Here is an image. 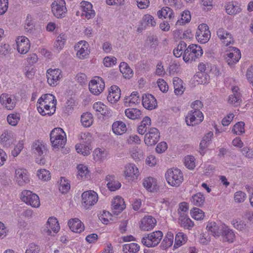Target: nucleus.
<instances>
[{
  "label": "nucleus",
  "instance_id": "obj_1",
  "mask_svg": "<svg viewBox=\"0 0 253 253\" xmlns=\"http://www.w3.org/2000/svg\"><path fill=\"white\" fill-rule=\"evenodd\" d=\"M165 177L168 184L175 187H179L184 180L182 171L175 167L168 169L165 173Z\"/></svg>",
  "mask_w": 253,
  "mask_h": 253
},
{
  "label": "nucleus",
  "instance_id": "obj_2",
  "mask_svg": "<svg viewBox=\"0 0 253 253\" xmlns=\"http://www.w3.org/2000/svg\"><path fill=\"white\" fill-rule=\"evenodd\" d=\"M50 140L53 148H62L67 141L66 133L60 127L54 128L50 133Z\"/></svg>",
  "mask_w": 253,
  "mask_h": 253
},
{
  "label": "nucleus",
  "instance_id": "obj_3",
  "mask_svg": "<svg viewBox=\"0 0 253 253\" xmlns=\"http://www.w3.org/2000/svg\"><path fill=\"white\" fill-rule=\"evenodd\" d=\"M203 53V50L200 46L194 44H190L184 51L183 59L186 63H191L201 57Z\"/></svg>",
  "mask_w": 253,
  "mask_h": 253
},
{
  "label": "nucleus",
  "instance_id": "obj_4",
  "mask_svg": "<svg viewBox=\"0 0 253 253\" xmlns=\"http://www.w3.org/2000/svg\"><path fill=\"white\" fill-rule=\"evenodd\" d=\"M163 234L160 230L148 234L141 240L142 243L145 246L151 248L157 246L161 241Z\"/></svg>",
  "mask_w": 253,
  "mask_h": 253
},
{
  "label": "nucleus",
  "instance_id": "obj_5",
  "mask_svg": "<svg viewBox=\"0 0 253 253\" xmlns=\"http://www.w3.org/2000/svg\"><path fill=\"white\" fill-rule=\"evenodd\" d=\"M21 199L23 202L33 208H39L40 206L38 195L30 190H24L21 193Z\"/></svg>",
  "mask_w": 253,
  "mask_h": 253
},
{
  "label": "nucleus",
  "instance_id": "obj_6",
  "mask_svg": "<svg viewBox=\"0 0 253 253\" xmlns=\"http://www.w3.org/2000/svg\"><path fill=\"white\" fill-rule=\"evenodd\" d=\"M98 200V195L94 191H86L82 194V203L85 209H88L93 206Z\"/></svg>",
  "mask_w": 253,
  "mask_h": 253
},
{
  "label": "nucleus",
  "instance_id": "obj_7",
  "mask_svg": "<svg viewBox=\"0 0 253 253\" xmlns=\"http://www.w3.org/2000/svg\"><path fill=\"white\" fill-rule=\"evenodd\" d=\"M104 87L103 80L98 76L94 77L88 84L89 90L94 95H99L103 91Z\"/></svg>",
  "mask_w": 253,
  "mask_h": 253
},
{
  "label": "nucleus",
  "instance_id": "obj_8",
  "mask_svg": "<svg viewBox=\"0 0 253 253\" xmlns=\"http://www.w3.org/2000/svg\"><path fill=\"white\" fill-rule=\"evenodd\" d=\"M53 14L57 18L65 17L67 11L64 0H55L51 4Z\"/></svg>",
  "mask_w": 253,
  "mask_h": 253
},
{
  "label": "nucleus",
  "instance_id": "obj_9",
  "mask_svg": "<svg viewBox=\"0 0 253 253\" xmlns=\"http://www.w3.org/2000/svg\"><path fill=\"white\" fill-rule=\"evenodd\" d=\"M204 119V116L200 110L190 111L185 117V122L189 126L200 124Z\"/></svg>",
  "mask_w": 253,
  "mask_h": 253
},
{
  "label": "nucleus",
  "instance_id": "obj_10",
  "mask_svg": "<svg viewBox=\"0 0 253 253\" xmlns=\"http://www.w3.org/2000/svg\"><path fill=\"white\" fill-rule=\"evenodd\" d=\"M196 38L199 42L202 43H205L209 41L211 38V32L206 24L203 23L199 25Z\"/></svg>",
  "mask_w": 253,
  "mask_h": 253
},
{
  "label": "nucleus",
  "instance_id": "obj_11",
  "mask_svg": "<svg viewBox=\"0 0 253 253\" xmlns=\"http://www.w3.org/2000/svg\"><path fill=\"white\" fill-rule=\"evenodd\" d=\"M62 71L59 69H48L46 71L47 83L49 85L55 86L62 78Z\"/></svg>",
  "mask_w": 253,
  "mask_h": 253
},
{
  "label": "nucleus",
  "instance_id": "obj_12",
  "mask_svg": "<svg viewBox=\"0 0 253 253\" xmlns=\"http://www.w3.org/2000/svg\"><path fill=\"white\" fill-rule=\"evenodd\" d=\"M14 179L18 185L24 186L30 182L29 174L26 169L18 168L15 170Z\"/></svg>",
  "mask_w": 253,
  "mask_h": 253
},
{
  "label": "nucleus",
  "instance_id": "obj_13",
  "mask_svg": "<svg viewBox=\"0 0 253 253\" xmlns=\"http://www.w3.org/2000/svg\"><path fill=\"white\" fill-rule=\"evenodd\" d=\"M0 102L6 109L12 110L16 106L17 99L13 94L2 93L0 96Z\"/></svg>",
  "mask_w": 253,
  "mask_h": 253
},
{
  "label": "nucleus",
  "instance_id": "obj_14",
  "mask_svg": "<svg viewBox=\"0 0 253 253\" xmlns=\"http://www.w3.org/2000/svg\"><path fill=\"white\" fill-rule=\"evenodd\" d=\"M75 49L77 51V57L81 60L86 58L90 52L89 44L84 41L78 42L75 45Z\"/></svg>",
  "mask_w": 253,
  "mask_h": 253
},
{
  "label": "nucleus",
  "instance_id": "obj_15",
  "mask_svg": "<svg viewBox=\"0 0 253 253\" xmlns=\"http://www.w3.org/2000/svg\"><path fill=\"white\" fill-rule=\"evenodd\" d=\"M160 136V132L157 128H150L145 135L144 142L148 146L154 145L159 141Z\"/></svg>",
  "mask_w": 253,
  "mask_h": 253
},
{
  "label": "nucleus",
  "instance_id": "obj_16",
  "mask_svg": "<svg viewBox=\"0 0 253 253\" xmlns=\"http://www.w3.org/2000/svg\"><path fill=\"white\" fill-rule=\"evenodd\" d=\"M126 207L124 199L120 196H116L112 201V216L121 213Z\"/></svg>",
  "mask_w": 253,
  "mask_h": 253
},
{
  "label": "nucleus",
  "instance_id": "obj_17",
  "mask_svg": "<svg viewBox=\"0 0 253 253\" xmlns=\"http://www.w3.org/2000/svg\"><path fill=\"white\" fill-rule=\"evenodd\" d=\"M216 35L221 42L225 46L233 44L234 42V38L231 33L223 28L217 30Z\"/></svg>",
  "mask_w": 253,
  "mask_h": 253
},
{
  "label": "nucleus",
  "instance_id": "obj_18",
  "mask_svg": "<svg viewBox=\"0 0 253 253\" xmlns=\"http://www.w3.org/2000/svg\"><path fill=\"white\" fill-rule=\"evenodd\" d=\"M124 173L126 178L129 181L136 180L139 175L138 168L133 164H129L125 166Z\"/></svg>",
  "mask_w": 253,
  "mask_h": 253
},
{
  "label": "nucleus",
  "instance_id": "obj_19",
  "mask_svg": "<svg viewBox=\"0 0 253 253\" xmlns=\"http://www.w3.org/2000/svg\"><path fill=\"white\" fill-rule=\"evenodd\" d=\"M241 54L240 50L236 47H232L230 52L227 54L225 60L230 67L238 62L241 58Z\"/></svg>",
  "mask_w": 253,
  "mask_h": 253
},
{
  "label": "nucleus",
  "instance_id": "obj_20",
  "mask_svg": "<svg viewBox=\"0 0 253 253\" xmlns=\"http://www.w3.org/2000/svg\"><path fill=\"white\" fill-rule=\"evenodd\" d=\"M17 49L21 54H26L30 49V42L28 38L25 37L21 36L18 37L16 40Z\"/></svg>",
  "mask_w": 253,
  "mask_h": 253
},
{
  "label": "nucleus",
  "instance_id": "obj_21",
  "mask_svg": "<svg viewBox=\"0 0 253 253\" xmlns=\"http://www.w3.org/2000/svg\"><path fill=\"white\" fill-rule=\"evenodd\" d=\"M223 227H224V224L211 221L208 223L206 228L209 234L214 237H219L221 235Z\"/></svg>",
  "mask_w": 253,
  "mask_h": 253
},
{
  "label": "nucleus",
  "instance_id": "obj_22",
  "mask_svg": "<svg viewBox=\"0 0 253 253\" xmlns=\"http://www.w3.org/2000/svg\"><path fill=\"white\" fill-rule=\"evenodd\" d=\"M143 107L146 109L151 110L157 106V101L153 95L151 94H145L142 98Z\"/></svg>",
  "mask_w": 253,
  "mask_h": 253
},
{
  "label": "nucleus",
  "instance_id": "obj_23",
  "mask_svg": "<svg viewBox=\"0 0 253 253\" xmlns=\"http://www.w3.org/2000/svg\"><path fill=\"white\" fill-rule=\"evenodd\" d=\"M81 9L82 11V15L87 19L94 17L95 13L92 9V5L90 2L83 1L81 3Z\"/></svg>",
  "mask_w": 253,
  "mask_h": 253
},
{
  "label": "nucleus",
  "instance_id": "obj_24",
  "mask_svg": "<svg viewBox=\"0 0 253 253\" xmlns=\"http://www.w3.org/2000/svg\"><path fill=\"white\" fill-rule=\"evenodd\" d=\"M156 219L150 215L145 216L141 220L140 228L143 231H149L153 229L156 224Z\"/></svg>",
  "mask_w": 253,
  "mask_h": 253
},
{
  "label": "nucleus",
  "instance_id": "obj_25",
  "mask_svg": "<svg viewBox=\"0 0 253 253\" xmlns=\"http://www.w3.org/2000/svg\"><path fill=\"white\" fill-rule=\"evenodd\" d=\"M37 108L39 113L42 116L48 115L50 116L55 112L56 106L51 103V105L41 103L37 104Z\"/></svg>",
  "mask_w": 253,
  "mask_h": 253
},
{
  "label": "nucleus",
  "instance_id": "obj_26",
  "mask_svg": "<svg viewBox=\"0 0 253 253\" xmlns=\"http://www.w3.org/2000/svg\"><path fill=\"white\" fill-rule=\"evenodd\" d=\"M68 225L70 230L75 233H80L84 231V227L83 223L78 218L70 219Z\"/></svg>",
  "mask_w": 253,
  "mask_h": 253
},
{
  "label": "nucleus",
  "instance_id": "obj_27",
  "mask_svg": "<svg viewBox=\"0 0 253 253\" xmlns=\"http://www.w3.org/2000/svg\"><path fill=\"white\" fill-rule=\"evenodd\" d=\"M233 94L229 95L228 99V103L234 106H238L242 102L241 94L239 91V88L237 86L232 87Z\"/></svg>",
  "mask_w": 253,
  "mask_h": 253
},
{
  "label": "nucleus",
  "instance_id": "obj_28",
  "mask_svg": "<svg viewBox=\"0 0 253 253\" xmlns=\"http://www.w3.org/2000/svg\"><path fill=\"white\" fill-rule=\"evenodd\" d=\"M140 102V98L137 91H133L129 96L125 97L124 104L126 107H130L136 105Z\"/></svg>",
  "mask_w": 253,
  "mask_h": 253
},
{
  "label": "nucleus",
  "instance_id": "obj_29",
  "mask_svg": "<svg viewBox=\"0 0 253 253\" xmlns=\"http://www.w3.org/2000/svg\"><path fill=\"white\" fill-rule=\"evenodd\" d=\"M143 186L149 192H154L158 189L156 179L152 177H147L143 180Z\"/></svg>",
  "mask_w": 253,
  "mask_h": 253
},
{
  "label": "nucleus",
  "instance_id": "obj_30",
  "mask_svg": "<svg viewBox=\"0 0 253 253\" xmlns=\"http://www.w3.org/2000/svg\"><path fill=\"white\" fill-rule=\"evenodd\" d=\"M32 148L33 153L38 156H43L47 153L45 146L39 140H36L33 143Z\"/></svg>",
  "mask_w": 253,
  "mask_h": 253
},
{
  "label": "nucleus",
  "instance_id": "obj_31",
  "mask_svg": "<svg viewBox=\"0 0 253 253\" xmlns=\"http://www.w3.org/2000/svg\"><path fill=\"white\" fill-rule=\"evenodd\" d=\"M213 133L212 132L210 131L207 133L203 138L200 144V153L202 155L205 154L206 149L209 146L211 143V139L213 137Z\"/></svg>",
  "mask_w": 253,
  "mask_h": 253
},
{
  "label": "nucleus",
  "instance_id": "obj_32",
  "mask_svg": "<svg viewBox=\"0 0 253 253\" xmlns=\"http://www.w3.org/2000/svg\"><path fill=\"white\" fill-rule=\"evenodd\" d=\"M112 130L117 135H122L127 130L126 124L120 121L115 122L112 125Z\"/></svg>",
  "mask_w": 253,
  "mask_h": 253
},
{
  "label": "nucleus",
  "instance_id": "obj_33",
  "mask_svg": "<svg viewBox=\"0 0 253 253\" xmlns=\"http://www.w3.org/2000/svg\"><path fill=\"white\" fill-rule=\"evenodd\" d=\"M183 81L178 77H174L173 79V84L174 88V93L177 95H182L185 90L183 85Z\"/></svg>",
  "mask_w": 253,
  "mask_h": 253
},
{
  "label": "nucleus",
  "instance_id": "obj_34",
  "mask_svg": "<svg viewBox=\"0 0 253 253\" xmlns=\"http://www.w3.org/2000/svg\"><path fill=\"white\" fill-rule=\"evenodd\" d=\"M93 109L104 117H109V110L107 106L101 102H95L93 106Z\"/></svg>",
  "mask_w": 253,
  "mask_h": 253
},
{
  "label": "nucleus",
  "instance_id": "obj_35",
  "mask_svg": "<svg viewBox=\"0 0 253 253\" xmlns=\"http://www.w3.org/2000/svg\"><path fill=\"white\" fill-rule=\"evenodd\" d=\"M45 103V104L51 105V103L54 106L56 105V99L55 96L51 94H45L42 95L39 99L37 104H41V103Z\"/></svg>",
  "mask_w": 253,
  "mask_h": 253
},
{
  "label": "nucleus",
  "instance_id": "obj_36",
  "mask_svg": "<svg viewBox=\"0 0 253 253\" xmlns=\"http://www.w3.org/2000/svg\"><path fill=\"white\" fill-rule=\"evenodd\" d=\"M221 234L223 236V240L229 243H232L235 238V234L232 229L228 228L225 224L222 230Z\"/></svg>",
  "mask_w": 253,
  "mask_h": 253
},
{
  "label": "nucleus",
  "instance_id": "obj_37",
  "mask_svg": "<svg viewBox=\"0 0 253 253\" xmlns=\"http://www.w3.org/2000/svg\"><path fill=\"white\" fill-rule=\"evenodd\" d=\"M120 71L126 79H130L133 75L132 70L126 62H121L119 66Z\"/></svg>",
  "mask_w": 253,
  "mask_h": 253
},
{
  "label": "nucleus",
  "instance_id": "obj_38",
  "mask_svg": "<svg viewBox=\"0 0 253 253\" xmlns=\"http://www.w3.org/2000/svg\"><path fill=\"white\" fill-rule=\"evenodd\" d=\"M0 143L5 147H9L13 142L12 133L5 131L0 135Z\"/></svg>",
  "mask_w": 253,
  "mask_h": 253
},
{
  "label": "nucleus",
  "instance_id": "obj_39",
  "mask_svg": "<svg viewBox=\"0 0 253 253\" xmlns=\"http://www.w3.org/2000/svg\"><path fill=\"white\" fill-rule=\"evenodd\" d=\"M191 203L196 206L201 207L203 205L205 201V197L201 192L193 195L190 198Z\"/></svg>",
  "mask_w": 253,
  "mask_h": 253
},
{
  "label": "nucleus",
  "instance_id": "obj_40",
  "mask_svg": "<svg viewBox=\"0 0 253 253\" xmlns=\"http://www.w3.org/2000/svg\"><path fill=\"white\" fill-rule=\"evenodd\" d=\"M71 188L70 181L64 177H61L59 181V190L62 194L67 193Z\"/></svg>",
  "mask_w": 253,
  "mask_h": 253
},
{
  "label": "nucleus",
  "instance_id": "obj_41",
  "mask_svg": "<svg viewBox=\"0 0 253 253\" xmlns=\"http://www.w3.org/2000/svg\"><path fill=\"white\" fill-rule=\"evenodd\" d=\"M151 121L149 117H145L138 126L137 131L140 134H144L147 131V128L151 125Z\"/></svg>",
  "mask_w": 253,
  "mask_h": 253
},
{
  "label": "nucleus",
  "instance_id": "obj_42",
  "mask_svg": "<svg viewBox=\"0 0 253 253\" xmlns=\"http://www.w3.org/2000/svg\"><path fill=\"white\" fill-rule=\"evenodd\" d=\"M226 12L230 15H235L241 11V8L233 1L228 2L225 6Z\"/></svg>",
  "mask_w": 253,
  "mask_h": 253
},
{
  "label": "nucleus",
  "instance_id": "obj_43",
  "mask_svg": "<svg viewBox=\"0 0 253 253\" xmlns=\"http://www.w3.org/2000/svg\"><path fill=\"white\" fill-rule=\"evenodd\" d=\"M78 174L77 177L79 179L85 180L89 173V170L87 167L82 164L78 165L77 166Z\"/></svg>",
  "mask_w": 253,
  "mask_h": 253
},
{
  "label": "nucleus",
  "instance_id": "obj_44",
  "mask_svg": "<svg viewBox=\"0 0 253 253\" xmlns=\"http://www.w3.org/2000/svg\"><path fill=\"white\" fill-rule=\"evenodd\" d=\"M81 121L84 126L86 127L90 126L93 122L92 114L88 112L83 113L81 116Z\"/></svg>",
  "mask_w": 253,
  "mask_h": 253
},
{
  "label": "nucleus",
  "instance_id": "obj_45",
  "mask_svg": "<svg viewBox=\"0 0 253 253\" xmlns=\"http://www.w3.org/2000/svg\"><path fill=\"white\" fill-rule=\"evenodd\" d=\"M125 114L127 118L135 120L140 117L141 112L136 108H128L125 110Z\"/></svg>",
  "mask_w": 253,
  "mask_h": 253
},
{
  "label": "nucleus",
  "instance_id": "obj_46",
  "mask_svg": "<svg viewBox=\"0 0 253 253\" xmlns=\"http://www.w3.org/2000/svg\"><path fill=\"white\" fill-rule=\"evenodd\" d=\"M46 225L55 233H57L60 230V226L56 218L50 217L46 222Z\"/></svg>",
  "mask_w": 253,
  "mask_h": 253
},
{
  "label": "nucleus",
  "instance_id": "obj_47",
  "mask_svg": "<svg viewBox=\"0 0 253 253\" xmlns=\"http://www.w3.org/2000/svg\"><path fill=\"white\" fill-rule=\"evenodd\" d=\"M139 246L134 243L125 244L123 247L124 253H135L139 250Z\"/></svg>",
  "mask_w": 253,
  "mask_h": 253
},
{
  "label": "nucleus",
  "instance_id": "obj_48",
  "mask_svg": "<svg viewBox=\"0 0 253 253\" xmlns=\"http://www.w3.org/2000/svg\"><path fill=\"white\" fill-rule=\"evenodd\" d=\"M159 18L164 17L165 18H169L171 19L173 17V12L172 9L169 7L166 6L159 10L157 12Z\"/></svg>",
  "mask_w": 253,
  "mask_h": 253
},
{
  "label": "nucleus",
  "instance_id": "obj_49",
  "mask_svg": "<svg viewBox=\"0 0 253 253\" xmlns=\"http://www.w3.org/2000/svg\"><path fill=\"white\" fill-rule=\"evenodd\" d=\"M187 240L186 236L182 232L178 233L175 237V243L174 248H177L183 244H185Z\"/></svg>",
  "mask_w": 253,
  "mask_h": 253
},
{
  "label": "nucleus",
  "instance_id": "obj_50",
  "mask_svg": "<svg viewBox=\"0 0 253 253\" xmlns=\"http://www.w3.org/2000/svg\"><path fill=\"white\" fill-rule=\"evenodd\" d=\"M179 220L181 226L185 229L190 230L194 226L193 222L186 215L181 216Z\"/></svg>",
  "mask_w": 253,
  "mask_h": 253
},
{
  "label": "nucleus",
  "instance_id": "obj_51",
  "mask_svg": "<svg viewBox=\"0 0 253 253\" xmlns=\"http://www.w3.org/2000/svg\"><path fill=\"white\" fill-rule=\"evenodd\" d=\"M186 44L183 42H180L177 47L173 50V55L177 58L180 57L182 55H183L184 51L186 48Z\"/></svg>",
  "mask_w": 253,
  "mask_h": 253
},
{
  "label": "nucleus",
  "instance_id": "obj_52",
  "mask_svg": "<svg viewBox=\"0 0 253 253\" xmlns=\"http://www.w3.org/2000/svg\"><path fill=\"white\" fill-rule=\"evenodd\" d=\"M173 235L171 232H168L162 243L163 248L167 249L173 244Z\"/></svg>",
  "mask_w": 253,
  "mask_h": 253
},
{
  "label": "nucleus",
  "instance_id": "obj_53",
  "mask_svg": "<svg viewBox=\"0 0 253 253\" xmlns=\"http://www.w3.org/2000/svg\"><path fill=\"white\" fill-rule=\"evenodd\" d=\"M75 147L77 153L81 154L84 156L88 155L90 153L89 147L86 144H77Z\"/></svg>",
  "mask_w": 253,
  "mask_h": 253
},
{
  "label": "nucleus",
  "instance_id": "obj_54",
  "mask_svg": "<svg viewBox=\"0 0 253 253\" xmlns=\"http://www.w3.org/2000/svg\"><path fill=\"white\" fill-rule=\"evenodd\" d=\"M20 119V114L17 113L10 114L7 117V122L12 126L17 125Z\"/></svg>",
  "mask_w": 253,
  "mask_h": 253
},
{
  "label": "nucleus",
  "instance_id": "obj_55",
  "mask_svg": "<svg viewBox=\"0 0 253 253\" xmlns=\"http://www.w3.org/2000/svg\"><path fill=\"white\" fill-rule=\"evenodd\" d=\"M191 214L196 220H201L205 216L204 212L200 209L194 208L191 210Z\"/></svg>",
  "mask_w": 253,
  "mask_h": 253
},
{
  "label": "nucleus",
  "instance_id": "obj_56",
  "mask_svg": "<svg viewBox=\"0 0 253 253\" xmlns=\"http://www.w3.org/2000/svg\"><path fill=\"white\" fill-rule=\"evenodd\" d=\"M37 175L39 179L47 181L50 178V173L49 171L45 169H40L38 171Z\"/></svg>",
  "mask_w": 253,
  "mask_h": 253
},
{
  "label": "nucleus",
  "instance_id": "obj_57",
  "mask_svg": "<svg viewBox=\"0 0 253 253\" xmlns=\"http://www.w3.org/2000/svg\"><path fill=\"white\" fill-rule=\"evenodd\" d=\"M79 139L86 145L90 144L92 140V136L89 132L81 133L79 135Z\"/></svg>",
  "mask_w": 253,
  "mask_h": 253
},
{
  "label": "nucleus",
  "instance_id": "obj_58",
  "mask_svg": "<svg viewBox=\"0 0 253 253\" xmlns=\"http://www.w3.org/2000/svg\"><path fill=\"white\" fill-rule=\"evenodd\" d=\"M121 91L117 85H112V98L116 102L119 100L121 97Z\"/></svg>",
  "mask_w": 253,
  "mask_h": 253
},
{
  "label": "nucleus",
  "instance_id": "obj_59",
  "mask_svg": "<svg viewBox=\"0 0 253 253\" xmlns=\"http://www.w3.org/2000/svg\"><path fill=\"white\" fill-rule=\"evenodd\" d=\"M245 124L243 122H240L236 123L232 128V131L236 135H240L245 132Z\"/></svg>",
  "mask_w": 253,
  "mask_h": 253
},
{
  "label": "nucleus",
  "instance_id": "obj_60",
  "mask_svg": "<svg viewBox=\"0 0 253 253\" xmlns=\"http://www.w3.org/2000/svg\"><path fill=\"white\" fill-rule=\"evenodd\" d=\"M107 154V151L104 148H97L94 150L93 155L94 158H103L106 157Z\"/></svg>",
  "mask_w": 253,
  "mask_h": 253
},
{
  "label": "nucleus",
  "instance_id": "obj_61",
  "mask_svg": "<svg viewBox=\"0 0 253 253\" xmlns=\"http://www.w3.org/2000/svg\"><path fill=\"white\" fill-rule=\"evenodd\" d=\"M129 155L132 158H140L143 156L142 150L137 147H134L129 151Z\"/></svg>",
  "mask_w": 253,
  "mask_h": 253
},
{
  "label": "nucleus",
  "instance_id": "obj_62",
  "mask_svg": "<svg viewBox=\"0 0 253 253\" xmlns=\"http://www.w3.org/2000/svg\"><path fill=\"white\" fill-rule=\"evenodd\" d=\"M66 41V36L64 34H60L57 38V40L55 42V46L59 49H62Z\"/></svg>",
  "mask_w": 253,
  "mask_h": 253
},
{
  "label": "nucleus",
  "instance_id": "obj_63",
  "mask_svg": "<svg viewBox=\"0 0 253 253\" xmlns=\"http://www.w3.org/2000/svg\"><path fill=\"white\" fill-rule=\"evenodd\" d=\"M181 19L178 20L177 21V23H179L180 25L189 22L191 19V15L190 12L188 10H185L183 11L181 13Z\"/></svg>",
  "mask_w": 253,
  "mask_h": 253
},
{
  "label": "nucleus",
  "instance_id": "obj_64",
  "mask_svg": "<svg viewBox=\"0 0 253 253\" xmlns=\"http://www.w3.org/2000/svg\"><path fill=\"white\" fill-rule=\"evenodd\" d=\"M40 251V247L39 245L34 243H31L29 245L25 253H39Z\"/></svg>",
  "mask_w": 253,
  "mask_h": 253
}]
</instances>
